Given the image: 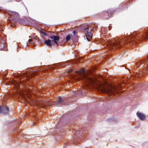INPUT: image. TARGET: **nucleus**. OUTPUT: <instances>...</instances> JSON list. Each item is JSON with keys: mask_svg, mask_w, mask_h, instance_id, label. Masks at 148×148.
<instances>
[{"mask_svg": "<svg viewBox=\"0 0 148 148\" xmlns=\"http://www.w3.org/2000/svg\"><path fill=\"white\" fill-rule=\"evenodd\" d=\"M43 39H46V38H45L44 37H43Z\"/></svg>", "mask_w": 148, "mask_h": 148, "instance_id": "nucleus-29", "label": "nucleus"}, {"mask_svg": "<svg viewBox=\"0 0 148 148\" xmlns=\"http://www.w3.org/2000/svg\"><path fill=\"white\" fill-rule=\"evenodd\" d=\"M72 71H73V70H71V72H72Z\"/></svg>", "mask_w": 148, "mask_h": 148, "instance_id": "nucleus-28", "label": "nucleus"}, {"mask_svg": "<svg viewBox=\"0 0 148 148\" xmlns=\"http://www.w3.org/2000/svg\"><path fill=\"white\" fill-rule=\"evenodd\" d=\"M38 40V38H37L36 39L35 38H30L29 39L28 41V43L29 45H31L32 47H34L35 46V43L36 40Z\"/></svg>", "mask_w": 148, "mask_h": 148, "instance_id": "nucleus-13", "label": "nucleus"}, {"mask_svg": "<svg viewBox=\"0 0 148 148\" xmlns=\"http://www.w3.org/2000/svg\"><path fill=\"white\" fill-rule=\"evenodd\" d=\"M96 28L93 27L92 29H89V26L85 24L83 26L82 29L83 31L86 33V39L88 41H90V39L92 38V34L91 33L92 31L95 30Z\"/></svg>", "mask_w": 148, "mask_h": 148, "instance_id": "nucleus-5", "label": "nucleus"}, {"mask_svg": "<svg viewBox=\"0 0 148 148\" xmlns=\"http://www.w3.org/2000/svg\"><path fill=\"white\" fill-rule=\"evenodd\" d=\"M46 69L44 68L43 67H40V68L34 69H29L28 73L26 75V78L23 79L22 80H19L18 81H15L16 85L18 86L20 85H25V84L28 82V80H30L35 76L38 75L39 73L42 71H44Z\"/></svg>", "mask_w": 148, "mask_h": 148, "instance_id": "nucleus-2", "label": "nucleus"}, {"mask_svg": "<svg viewBox=\"0 0 148 148\" xmlns=\"http://www.w3.org/2000/svg\"><path fill=\"white\" fill-rule=\"evenodd\" d=\"M141 65H148V56L145 58L141 60Z\"/></svg>", "mask_w": 148, "mask_h": 148, "instance_id": "nucleus-16", "label": "nucleus"}, {"mask_svg": "<svg viewBox=\"0 0 148 148\" xmlns=\"http://www.w3.org/2000/svg\"><path fill=\"white\" fill-rule=\"evenodd\" d=\"M21 0H16V1H21Z\"/></svg>", "mask_w": 148, "mask_h": 148, "instance_id": "nucleus-26", "label": "nucleus"}, {"mask_svg": "<svg viewBox=\"0 0 148 148\" xmlns=\"http://www.w3.org/2000/svg\"><path fill=\"white\" fill-rule=\"evenodd\" d=\"M73 133L74 134L73 140L75 143L79 142L81 138L84 136L83 130L82 129H79L77 131L73 130Z\"/></svg>", "mask_w": 148, "mask_h": 148, "instance_id": "nucleus-7", "label": "nucleus"}, {"mask_svg": "<svg viewBox=\"0 0 148 148\" xmlns=\"http://www.w3.org/2000/svg\"><path fill=\"white\" fill-rule=\"evenodd\" d=\"M58 102L59 104L62 105H65L66 104L64 101L60 96L58 97Z\"/></svg>", "mask_w": 148, "mask_h": 148, "instance_id": "nucleus-17", "label": "nucleus"}, {"mask_svg": "<svg viewBox=\"0 0 148 148\" xmlns=\"http://www.w3.org/2000/svg\"><path fill=\"white\" fill-rule=\"evenodd\" d=\"M128 4H125V5H123L122 7H121V8H120L122 10H126V8H127V5H128Z\"/></svg>", "mask_w": 148, "mask_h": 148, "instance_id": "nucleus-20", "label": "nucleus"}, {"mask_svg": "<svg viewBox=\"0 0 148 148\" xmlns=\"http://www.w3.org/2000/svg\"><path fill=\"white\" fill-rule=\"evenodd\" d=\"M40 32L45 36H47V34L44 31H41Z\"/></svg>", "mask_w": 148, "mask_h": 148, "instance_id": "nucleus-21", "label": "nucleus"}, {"mask_svg": "<svg viewBox=\"0 0 148 148\" xmlns=\"http://www.w3.org/2000/svg\"><path fill=\"white\" fill-rule=\"evenodd\" d=\"M0 12H2L4 14H5L8 15V21L10 23V26H14L13 23L21 22L19 15L16 12L4 10L2 8H0Z\"/></svg>", "mask_w": 148, "mask_h": 148, "instance_id": "nucleus-3", "label": "nucleus"}, {"mask_svg": "<svg viewBox=\"0 0 148 148\" xmlns=\"http://www.w3.org/2000/svg\"><path fill=\"white\" fill-rule=\"evenodd\" d=\"M9 111V107L5 106L0 105V114L3 113L5 114L8 113Z\"/></svg>", "mask_w": 148, "mask_h": 148, "instance_id": "nucleus-10", "label": "nucleus"}, {"mask_svg": "<svg viewBox=\"0 0 148 148\" xmlns=\"http://www.w3.org/2000/svg\"><path fill=\"white\" fill-rule=\"evenodd\" d=\"M72 34H69L67 35L66 37L65 40L66 41H68L70 40L72 37Z\"/></svg>", "mask_w": 148, "mask_h": 148, "instance_id": "nucleus-19", "label": "nucleus"}, {"mask_svg": "<svg viewBox=\"0 0 148 148\" xmlns=\"http://www.w3.org/2000/svg\"><path fill=\"white\" fill-rule=\"evenodd\" d=\"M85 148H87V147H85Z\"/></svg>", "mask_w": 148, "mask_h": 148, "instance_id": "nucleus-31", "label": "nucleus"}, {"mask_svg": "<svg viewBox=\"0 0 148 148\" xmlns=\"http://www.w3.org/2000/svg\"><path fill=\"white\" fill-rule=\"evenodd\" d=\"M44 41L45 44L49 47H51L53 45V41L49 39H46Z\"/></svg>", "mask_w": 148, "mask_h": 148, "instance_id": "nucleus-14", "label": "nucleus"}, {"mask_svg": "<svg viewBox=\"0 0 148 148\" xmlns=\"http://www.w3.org/2000/svg\"><path fill=\"white\" fill-rule=\"evenodd\" d=\"M70 63V65H71V62H69V63H68V64Z\"/></svg>", "mask_w": 148, "mask_h": 148, "instance_id": "nucleus-27", "label": "nucleus"}, {"mask_svg": "<svg viewBox=\"0 0 148 148\" xmlns=\"http://www.w3.org/2000/svg\"><path fill=\"white\" fill-rule=\"evenodd\" d=\"M68 145V144H64V145L63 146L64 148V147H65V146L66 145Z\"/></svg>", "mask_w": 148, "mask_h": 148, "instance_id": "nucleus-22", "label": "nucleus"}, {"mask_svg": "<svg viewBox=\"0 0 148 148\" xmlns=\"http://www.w3.org/2000/svg\"><path fill=\"white\" fill-rule=\"evenodd\" d=\"M105 29V27H102V28H101V30L102 31L104 30Z\"/></svg>", "mask_w": 148, "mask_h": 148, "instance_id": "nucleus-24", "label": "nucleus"}, {"mask_svg": "<svg viewBox=\"0 0 148 148\" xmlns=\"http://www.w3.org/2000/svg\"><path fill=\"white\" fill-rule=\"evenodd\" d=\"M116 121V119L114 117H112L107 119V121L108 123L115 121Z\"/></svg>", "mask_w": 148, "mask_h": 148, "instance_id": "nucleus-18", "label": "nucleus"}, {"mask_svg": "<svg viewBox=\"0 0 148 148\" xmlns=\"http://www.w3.org/2000/svg\"><path fill=\"white\" fill-rule=\"evenodd\" d=\"M21 122L17 120H14L11 121H10L8 123L9 127H11L12 130L14 131L17 132L18 130L17 129V127L18 125L21 124Z\"/></svg>", "mask_w": 148, "mask_h": 148, "instance_id": "nucleus-8", "label": "nucleus"}, {"mask_svg": "<svg viewBox=\"0 0 148 148\" xmlns=\"http://www.w3.org/2000/svg\"><path fill=\"white\" fill-rule=\"evenodd\" d=\"M3 25L0 24V32H1L3 31ZM6 38L5 35L2 33H0V49L1 50L5 51L6 48L5 44Z\"/></svg>", "mask_w": 148, "mask_h": 148, "instance_id": "nucleus-6", "label": "nucleus"}, {"mask_svg": "<svg viewBox=\"0 0 148 148\" xmlns=\"http://www.w3.org/2000/svg\"><path fill=\"white\" fill-rule=\"evenodd\" d=\"M108 29L109 30H110L111 29V27H108Z\"/></svg>", "mask_w": 148, "mask_h": 148, "instance_id": "nucleus-25", "label": "nucleus"}, {"mask_svg": "<svg viewBox=\"0 0 148 148\" xmlns=\"http://www.w3.org/2000/svg\"><path fill=\"white\" fill-rule=\"evenodd\" d=\"M115 10H109L106 12H104L102 13V15L104 16V18L106 20H108L111 15L113 14L115 12Z\"/></svg>", "mask_w": 148, "mask_h": 148, "instance_id": "nucleus-9", "label": "nucleus"}, {"mask_svg": "<svg viewBox=\"0 0 148 148\" xmlns=\"http://www.w3.org/2000/svg\"><path fill=\"white\" fill-rule=\"evenodd\" d=\"M49 38L53 40V43L56 44L60 40V37L55 35L50 36Z\"/></svg>", "mask_w": 148, "mask_h": 148, "instance_id": "nucleus-11", "label": "nucleus"}, {"mask_svg": "<svg viewBox=\"0 0 148 148\" xmlns=\"http://www.w3.org/2000/svg\"><path fill=\"white\" fill-rule=\"evenodd\" d=\"M26 45L27 46H28V45L27 44H26Z\"/></svg>", "mask_w": 148, "mask_h": 148, "instance_id": "nucleus-30", "label": "nucleus"}, {"mask_svg": "<svg viewBox=\"0 0 148 148\" xmlns=\"http://www.w3.org/2000/svg\"><path fill=\"white\" fill-rule=\"evenodd\" d=\"M113 38V40L108 41L110 50L119 49L127 45H136L143 40H148V28L142 32H135L133 34L127 36Z\"/></svg>", "mask_w": 148, "mask_h": 148, "instance_id": "nucleus-1", "label": "nucleus"}, {"mask_svg": "<svg viewBox=\"0 0 148 148\" xmlns=\"http://www.w3.org/2000/svg\"><path fill=\"white\" fill-rule=\"evenodd\" d=\"M56 67H60L65 66L66 65H68V64L67 62H61L57 63L56 64Z\"/></svg>", "mask_w": 148, "mask_h": 148, "instance_id": "nucleus-15", "label": "nucleus"}, {"mask_svg": "<svg viewBox=\"0 0 148 148\" xmlns=\"http://www.w3.org/2000/svg\"><path fill=\"white\" fill-rule=\"evenodd\" d=\"M75 31L74 30L73 31V35H75Z\"/></svg>", "mask_w": 148, "mask_h": 148, "instance_id": "nucleus-23", "label": "nucleus"}, {"mask_svg": "<svg viewBox=\"0 0 148 148\" xmlns=\"http://www.w3.org/2000/svg\"><path fill=\"white\" fill-rule=\"evenodd\" d=\"M136 115L141 121H144L146 119L145 115L140 112H137L136 113Z\"/></svg>", "mask_w": 148, "mask_h": 148, "instance_id": "nucleus-12", "label": "nucleus"}, {"mask_svg": "<svg viewBox=\"0 0 148 148\" xmlns=\"http://www.w3.org/2000/svg\"><path fill=\"white\" fill-rule=\"evenodd\" d=\"M57 122L58 123L56 127L54 128V134L55 135H58L59 136L61 137V132L63 131V129H66L69 127V124L67 121H64V119L63 118H61Z\"/></svg>", "mask_w": 148, "mask_h": 148, "instance_id": "nucleus-4", "label": "nucleus"}]
</instances>
